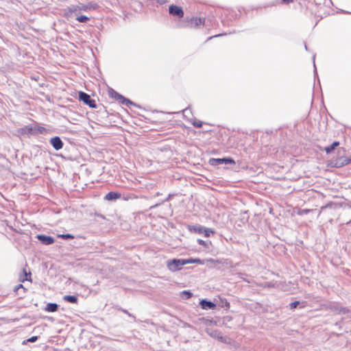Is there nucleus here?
<instances>
[{"label":"nucleus","mask_w":351,"mask_h":351,"mask_svg":"<svg viewBox=\"0 0 351 351\" xmlns=\"http://www.w3.org/2000/svg\"><path fill=\"white\" fill-rule=\"evenodd\" d=\"M21 280L22 282H24L25 280H28V279H27V278H22V277H21Z\"/></svg>","instance_id":"obj_29"},{"label":"nucleus","mask_w":351,"mask_h":351,"mask_svg":"<svg viewBox=\"0 0 351 351\" xmlns=\"http://www.w3.org/2000/svg\"><path fill=\"white\" fill-rule=\"evenodd\" d=\"M197 242H198L199 244H200L202 245L206 246V243L204 241L202 240V239H198Z\"/></svg>","instance_id":"obj_27"},{"label":"nucleus","mask_w":351,"mask_h":351,"mask_svg":"<svg viewBox=\"0 0 351 351\" xmlns=\"http://www.w3.org/2000/svg\"><path fill=\"white\" fill-rule=\"evenodd\" d=\"M58 237H61L62 239H73L74 238V237L72 234H60V235H58Z\"/></svg>","instance_id":"obj_21"},{"label":"nucleus","mask_w":351,"mask_h":351,"mask_svg":"<svg viewBox=\"0 0 351 351\" xmlns=\"http://www.w3.org/2000/svg\"><path fill=\"white\" fill-rule=\"evenodd\" d=\"M88 18L86 16H84V15H81L80 16H77L76 18V20L80 23H85L87 21H88Z\"/></svg>","instance_id":"obj_18"},{"label":"nucleus","mask_w":351,"mask_h":351,"mask_svg":"<svg viewBox=\"0 0 351 351\" xmlns=\"http://www.w3.org/2000/svg\"><path fill=\"white\" fill-rule=\"evenodd\" d=\"M20 134H34V129L32 126H25L19 130Z\"/></svg>","instance_id":"obj_10"},{"label":"nucleus","mask_w":351,"mask_h":351,"mask_svg":"<svg viewBox=\"0 0 351 351\" xmlns=\"http://www.w3.org/2000/svg\"><path fill=\"white\" fill-rule=\"evenodd\" d=\"M202 261L198 258H189V259H172L167 261V267L168 269L172 272L180 270L182 267L189 263H201Z\"/></svg>","instance_id":"obj_1"},{"label":"nucleus","mask_w":351,"mask_h":351,"mask_svg":"<svg viewBox=\"0 0 351 351\" xmlns=\"http://www.w3.org/2000/svg\"><path fill=\"white\" fill-rule=\"evenodd\" d=\"M200 304L202 308L204 309H213L215 307V304L214 303L206 300H202L200 302Z\"/></svg>","instance_id":"obj_9"},{"label":"nucleus","mask_w":351,"mask_h":351,"mask_svg":"<svg viewBox=\"0 0 351 351\" xmlns=\"http://www.w3.org/2000/svg\"><path fill=\"white\" fill-rule=\"evenodd\" d=\"M339 145V143L335 141L330 146L325 147V151L327 154H330L332 150L335 149Z\"/></svg>","instance_id":"obj_15"},{"label":"nucleus","mask_w":351,"mask_h":351,"mask_svg":"<svg viewBox=\"0 0 351 351\" xmlns=\"http://www.w3.org/2000/svg\"><path fill=\"white\" fill-rule=\"evenodd\" d=\"M298 304H299V302H298V301L293 302L290 304V308H295L298 306Z\"/></svg>","instance_id":"obj_25"},{"label":"nucleus","mask_w":351,"mask_h":351,"mask_svg":"<svg viewBox=\"0 0 351 351\" xmlns=\"http://www.w3.org/2000/svg\"><path fill=\"white\" fill-rule=\"evenodd\" d=\"M79 97L80 100L83 101L84 104L88 105L90 107L96 108L95 101L92 99L87 93L80 92Z\"/></svg>","instance_id":"obj_3"},{"label":"nucleus","mask_w":351,"mask_h":351,"mask_svg":"<svg viewBox=\"0 0 351 351\" xmlns=\"http://www.w3.org/2000/svg\"><path fill=\"white\" fill-rule=\"evenodd\" d=\"M315 56H313V64H315ZM314 66H315V64H314Z\"/></svg>","instance_id":"obj_32"},{"label":"nucleus","mask_w":351,"mask_h":351,"mask_svg":"<svg viewBox=\"0 0 351 351\" xmlns=\"http://www.w3.org/2000/svg\"><path fill=\"white\" fill-rule=\"evenodd\" d=\"M308 211V210H304L303 212H304V213H307Z\"/></svg>","instance_id":"obj_34"},{"label":"nucleus","mask_w":351,"mask_h":351,"mask_svg":"<svg viewBox=\"0 0 351 351\" xmlns=\"http://www.w3.org/2000/svg\"><path fill=\"white\" fill-rule=\"evenodd\" d=\"M23 285L21 284H20L15 287V291H18L19 289L23 288Z\"/></svg>","instance_id":"obj_28"},{"label":"nucleus","mask_w":351,"mask_h":351,"mask_svg":"<svg viewBox=\"0 0 351 351\" xmlns=\"http://www.w3.org/2000/svg\"><path fill=\"white\" fill-rule=\"evenodd\" d=\"M23 271H24V276H23V278H27V276L28 274H27L25 270H23Z\"/></svg>","instance_id":"obj_30"},{"label":"nucleus","mask_w":351,"mask_h":351,"mask_svg":"<svg viewBox=\"0 0 351 351\" xmlns=\"http://www.w3.org/2000/svg\"><path fill=\"white\" fill-rule=\"evenodd\" d=\"M121 197V194L116 192H109L106 195V199L108 200H114L119 198Z\"/></svg>","instance_id":"obj_11"},{"label":"nucleus","mask_w":351,"mask_h":351,"mask_svg":"<svg viewBox=\"0 0 351 351\" xmlns=\"http://www.w3.org/2000/svg\"><path fill=\"white\" fill-rule=\"evenodd\" d=\"M187 111H188V109H187V108H186V109H184V110H183L184 113H186Z\"/></svg>","instance_id":"obj_33"},{"label":"nucleus","mask_w":351,"mask_h":351,"mask_svg":"<svg viewBox=\"0 0 351 351\" xmlns=\"http://www.w3.org/2000/svg\"><path fill=\"white\" fill-rule=\"evenodd\" d=\"M38 339L37 336H33L27 339V341L29 342H35Z\"/></svg>","instance_id":"obj_26"},{"label":"nucleus","mask_w":351,"mask_h":351,"mask_svg":"<svg viewBox=\"0 0 351 351\" xmlns=\"http://www.w3.org/2000/svg\"><path fill=\"white\" fill-rule=\"evenodd\" d=\"M36 237L44 245H51L54 243V239L50 236L38 234Z\"/></svg>","instance_id":"obj_6"},{"label":"nucleus","mask_w":351,"mask_h":351,"mask_svg":"<svg viewBox=\"0 0 351 351\" xmlns=\"http://www.w3.org/2000/svg\"><path fill=\"white\" fill-rule=\"evenodd\" d=\"M169 14L177 16L179 18L183 17L184 12L182 9L177 5H171L169 6Z\"/></svg>","instance_id":"obj_5"},{"label":"nucleus","mask_w":351,"mask_h":351,"mask_svg":"<svg viewBox=\"0 0 351 351\" xmlns=\"http://www.w3.org/2000/svg\"><path fill=\"white\" fill-rule=\"evenodd\" d=\"M50 143L56 150L62 149L63 146V143L60 138L58 136L51 138L50 140Z\"/></svg>","instance_id":"obj_7"},{"label":"nucleus","mask_w":351,"mask_h":351,"mask_svg":"<svg viewBox=\"0 0 351 351\" xmlns=\"http://www.w3.org/2000/svg\"><path fill=\"white\" fill-rule=\"evenodd\" d=\"M234 161L231 158H211L210 160V164L212 165H219L221 164H234Z\"/></svg>","instance_id":"obj_4"},{"label":"nucleus","mask_w":351,"mask_h":351,"mask_svg":"<svg viewBox=\"0 0 351 351\" xmlns=\"http://www.w3.org/2000/svg\"><path fill=\"white\" fill-rule=\"evenodd\" d=\"M58 304L55 303L47 304L45 310L49 312H56L58 310Z\"/></svg>","instance_id":"obj_14"},{"label":"nucleus","mask_w":351,"mask_h":351,"mask_svg":"<svg viewBox=\"0 0 351 351\" xmlns=\"http://www.w3.org/2000/svg\"><path fill=\"white\" fill-rule=\"evenodd\" d=\"M203 233H204L206 237H209L210 233H213V232L210 228H204Z\"/></svg>","instance_id":"obj_20"},{"label":"nucleus","mask_w":351,"mask_h":351,"mask_svg":"<svg viewBox=\"0 0 351 351\" xmlns=\"http://www.w3.org/2000/svg\"><path fill=\"white\" fill-rule=\"evenodd\" d=\"M95 5H93V3H90L86 5L81 4V5H74L73 7L69 8V12H76V11H81V10L87 11V10L95 9Z\"/></svg>","instance_id":"obj_2"},{"label":"nucleus","mask_w":351,"mask_h":351,"mask_svg":"<svg viewBox=\"0 0 351 351\" xmlns=\"http://www.w3.org/2000/svg\"><path fill=\"white\" fill-rule=\"evenodd\" d=\"M193 230L195 232L202 234L203 233L204 227L201 226H195L193 227Z\"/></svg>","instance_id":"obj_19"},{"label":"nucleus","mask_w":351,"mask_h":351,"mask_svg":"<svg viewBox=\"0 0 351 351\" xmlns=\"http://www.w3.org/2000/svg\"><path fill=\"white\" fill-rule=\"evenodd\" d=\"M330 310L336 314H346L349 312V310L345 307L339 306L337 304H332Z\"/></svg>","instance_id":"obj_8"},{"label":"nucleus","mask_w":351,"mask_h":351,"mask_svg":"<svg viewBox=\"0 0 351 351\" xmlns=\"http://www.w3.org/2000/svg\"><path fill=\"white\" fill-rule=\"evenodd\" d=\"M193 125L196 128H201L202 126V123L200 121H195L193 122Z\"/></svg>","instance_id":"obj_23"},{"label":"nucleus","mask_w":351,"mask_h":351,"mask_svg":"<svg viewBox=\"0 0 351 351\" xmlns=\"http://www.w3.org/2000/svg\"><path fill=\"white\" fill-rule=\"evenodd\" d=\"M275 287V285L273 284L272 282H265L263 284V287L266 288V287Z\"/></svg>","instance_id":"obj_24"},{"label":"nucleus","mask_w":351,"mask_h":351,"mask_svg":"<svg viewBox=\"0 0 351 351\" xmlns=\"http://www.w3.org/2000/svg\"><path fill=\"white\" fill-rule=\"evenodd\" d=\"M181 295L183 298L189 299L192 296V293L190 291H183L181 293Z\"/></svg>","instance_id":"obj_17"},{"label":"nucleus","mask_w":351,"mask_h":351,"mask_svg":"<svg viewBox=\"0 0 351 351\" xmlns=\"http://www.w3.org/2000/svg\"><path fill=\"white\" fill-rule=\"evenodd\" d=\"M117 99H119V102L121 103L123 105L128 106L129 104H132V101H130L128 99H125L124 97H123L121 95H119L118 93H116Z\"/></svg>","instance_id":"obj_13"},{"label":"nucleus","mask_w":351,"mask_h":351,"mask_svg":"<svg viewBox=\"0 0 351 351\" xmlns=\"http://www.w3.org/2000/svg\"><path fill=\"white\" fill-rule=\"evenodd\" d=\"M204 20L199 18V19H195L194 22L195 23V25H199L204 23Z\"/></svg>","instance_id":"obj_22"},{"label":"nucleus","mask_w":351,"mask_h":351,"mask_svg":"<svg viewBox=\"0 0 351 351\" xmlns=\"http://www.w3.org/2000/svg\"><path fill=\"white\" fill-rule=\"evenodd\" d=\"M63 300L66 302H70V303H73V304H77V301H78V299L76 296L75 295H66L63 297Z\"/></svg>","instance_id":"obj_12"},{"label":"nucleus","mask_w":351,"mask_h":351,"mask_svg":"<svg viewBox=\"0 0 351 351\" xmlns=\"http://www.w3.org/2000/svg\"><path fill=\"white\" fill-rule=\"evenodd\" d=\"M283 1H284L285 3H290L291 1H292V0H283Z\"/></svg>","instance_id":"obj_31"},{"label":"nucleus","mask_w":351,"mask_h":351,"mask_svg":"<svg viewBox=\"0 0 351 351\" xmlns=\"http://www.w3.org/2000/svg\"><path fill=\"white\" fill-rule=\"evenodd\" d=\"M33 129H34V134H42V133H43L44 131H45V128L40 127V126L33 127Z\"/></svg>","instance_id":"obj_16"}]
</instances>
